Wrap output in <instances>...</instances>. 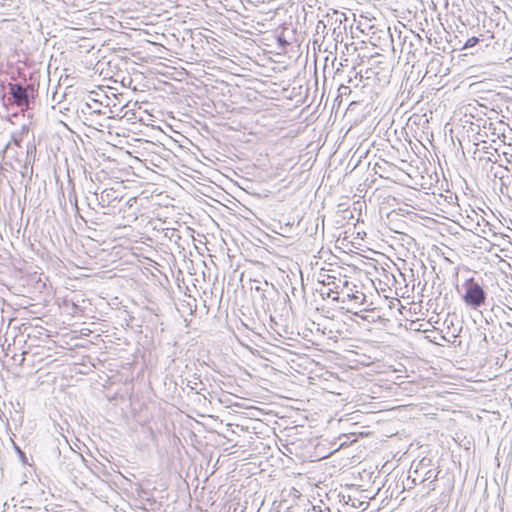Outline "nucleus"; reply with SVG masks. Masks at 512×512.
<instances>
[{
	"instance_id": "nucleus-21",
	"label": "nucleus",
	"mask_w": 512,
	"mask_h": 512,
	"mask_svg": "<svg viewBox=\"0 0 512 512\" xmlns=\"http://www.w3.org/2000/svg\"><path fill=\"white\" fill-rule=\"evenodd\" d=\"M92 103L94 104V108L93 109H98L96 105L100 104L96 99H92Z\"/></svg>"
},
{
	"instance_id": "nucleus-18",
	"label": "nucleus",
	"mask_w": 512,
	"mask_h": 512,
	"mask_svg": "<svg viewBox=\"0 0 512 512\" xmlns=\"http://www.w3.org/2000/svg\"><path fill=\"white\" fill-rule=\"evenodd\" d=\"M69 449L71 450L72 454L77 458V459H80V460H83L82 456L80 454H77L75 451H73L70 447Z\"/></svg>"
},
{
	"instance_id": "nucleus-6",
	"label": "nucleus",
	"mask_w": 512,
	"mask_h": 512,
	"mask_svg": "<svg viewBox=\"0 0 512 512\" xmlns=\"http://www.w3.org/2000/svg\"><path fill=\"white\" fill-rule=\"evenodd\" d=\"M94 106L90 102H86L81 106V113L84 115L86 114H105V112H102L100 109H93Z\"/></svg>"
},
{
	"instance_id": "nucleus-14",
	"label": "nucleus",
	"mask_w": 512,
	"mask_h": 512,
	"mask_svg": "<svg viewBox=\"0 0 512 512\" xmlns=\"http://www.w3.org/2000/svg\"><path fill=\"white\" fill-rule=\"evenodd\" d=\"M339 91H341L342 94H345L347 91H349V87L345 85H341L339 88Z\"/></svg>"
},
{
	"instance_id": "nucleus-23",
	"label": "nucleus",
	"mask_w": 512,
	"mask_h": 512,
	"mask_svg": "<svg viewBox=\"0 0 512 512\" xmlns=\"http://www.w3.org/2000/svg\"><path fill=\"white\" fill-rule=\"evenodd\" d=\"M22 419H23V416H21V415H20V416H19V420H18V422H19L20 424L22 423Z\"/></svg>"
},
{
	"instance_id": "nucleus-3",
	"label": "nucleus",
	"mask_w": 512,
	"mask_h": 512,
	"mask_svg": "<svg viewBox=\"0 0 512 512\" xmlns=\"http://www.w3.org/2000/svg\"><path fill=\"white\" fill-rule=\"evenodd\" d=\"M319 283L327 287L326 291L319 290L323 299L331 298L335 302H344V300L340 299L339 293L342 292L345 287H348V280H342L330 274H321Z\"/></svg>"
},
{
	"instance_id": "nucleus-15",
	"label": "nucleus",
	"mask_w": 512,
	"mask_h": 512,
	"mask_svg": "<svg viewBox=\"0 0 512 512\" xmlns=\"http://www.w3.org/2000/svg\"><path fill=\"white\" fill-rule=\"evenodd\" d=\"M484 320H485L486 325H492L494 323V320L492 317H489V318L485 317Z\"/></svg>"
},
{
	"instance_id": "nucleus-5",
	"label": "nucleus",
	"mask_w": 512,
	"mask_h": 512,
	"mask_svg": "<svg viewBox=\"0 0 512 512\" xmlns=\"http://www.w3.org/2000/svg\"><path fill=\"white\" fill-rule=\"evenodd\" d=\"M475 336L478 337L481 340V342H483L485 344V347H487L490 342H493L496 344L498 343L493 334H491L490 337H488L487 332H486V327L482 326V325H480L476 329Z\"/></svg>"
},
{
	"instance_id": "nucleus-20",
	"label": "nucleus",
	"mask_w": 512,
	"mask_h": 512,
	"mask_svg": "<svg viewBox=\"0 0 512 512\" xmlns=\"http://www.w3.org/2000/svg\"><path fill=\"white\" fill-rule=\"evenodd\" d=\"M350 501H352V499H351V497H350V496H348V497H347V499H346V497H345V496H343V502H344L345 504H349V502H350Z\"/></svg>"
},
{
	"instance_id": "nucleus-10",
	"label": "nucleus",
	"mask_w": 512,
	"mask_h": 512,
	"mask_svg": "<svg viewBox=\"0 0 512 512\" xmlns=\"http://www.w3.org/2000/svg\"><path fill=\"white\" fill-rule=\"evenodd\" d=\"M347 297H348L349 299H351V300H355V301H359V300H361V301H360V303H361V304H362V303H363V301H365V299H366L365 294H364V293H359V292H356V294H353V293H352V294H348V295H347Z\"/></svg>"
},
{
	"instance_id": "nucleus-16",
	"label": "nucleus",
	"mask_w": 512,
	"mask_h": 512,
	"mask_svg": "<svg viewBox=\"0 0 512 512\" xmlns=\"http://www.w3.org/2000/svg\"><path fill=\"white\" fill-rule=\"evenodd\" d=\"M316 28L319 31V29L326 28V24L323 21H319Z\"/></svg>"
},
{
	"instance_id": "nucleus-17",
	"label": "nucleus",
	"mask_w": 512,
	"mask_h": 512,
	"mask_svg": "<svg viewBox=\"0 0 512 512\" xmlns=\"http://www.w3.org/2000/svg\"><path fill=\"white\" fill-rule=\"evenodd\" d=\"M337 23H338V24H341V23H342V17H337V18H335L334 22H332V23H331V25H333V24H337Z\"/></svg>"
},
{
	"instance_id": "nucleus-12",
	"label": "nucleus",
	"mask_w": 512,
	"mask_h": 512,
	"mask_svg": "<svg viewBox=\"0 0 512 512\" xmlns=\"http://www.w3.org/2000/svg\"><path fill=\"white\" fill-rule=\"evenodd\" d=\"M28 132H29V126H28V125H26V124H24V125L21 127L20 131H19V132H16V133H17V134H19L20 136L24 137L25 135H27V134H28Z\"/></svg>"
},
{
	"instance_id": "nucleus-19",
	"label": "nucleus",
	"mask_w": 512,
	"mask_h": 512,
	"mask_svg": "<svg viewBox=\"0 0 512 512\" xmlns=\"http://www.w3.org/2000/svg\"><path fill=\"white\" fill-rule=\"evenodd\" d=\"M413 38H414L418 43H421V42H422V38H421L418 34H413Z\"/></svg>"
},
{
	"instance_id": "nucleus-4",
	"label": "nucleus",
	"mask_w": 512,
	"mask_h": 512,
	"mask_svg": "<svg viewBox=\"0 0 512 512\" xmlns=\"http://www.w3.org/2000/svg\"><path fill=\"white\" fill-rule=\"evenodd\" d=\"M96 195V201L97 205H99L101 208L107 209V211H104L103 214L105 215H111L115 211V208L117 207V204L121 202L123 199V196L121 195V191L119 189L114 188H106L98 197L97 193Z\"/></svg>"
},
{
	"instance_id": "nucleus-8",
	"label": "nucleus",
	"mask_w": 512,
	"mask_h": 512,
	"mask_svg": "<svg viewBox=\"0 0 512 512\" xmlns=\"http://www.w3.org/2000/svg\"><path fill=\"white\" fill-rule=\"evenodd\" d=\"M69 184H71V186H72L71 191L68 194L69 201L73 204L75 209L78 211V202H77V195L75 192V187L71 180H69Z\"/></svg>"
},
{
	"instance_id": "nucleus-9",
	"label": "nucleus",
	"mask_w": 512,
	"mask_h": 512,
	"mask_svg": "<svg viewBox=\"0 0 512 512\" xmlns=\"http://www.w3.org/2000/svg\"><path fill=\"white\" fill-rule=\"evenodd\" d=\"M480 42V39L478 37H470L467 39V41L465 42L464 46H463V49H468V48H471V47H474L476 46L478 43Z\"/></svg>"
},
{
	"instance_id": "nucleus-24",
	"label": "nucleus",
	"mask_w": 512,
	"mask_h": 512,
	"mask_svg": "<svg viewBox=\"0 0 512 512\" xmlns=\"http://www.w3.org/2000/svg\"><path fill=\"white\" fill-rule=\"evenodd\" d=\"M487 160L491 162H496V160H492V157H488Z\"/></svg>"
},
{
	"instance_id": "nucleus-11",
	"label": "nucleus",
	"mask_w": 512,
	"mask_h": 512,
	"mask_svg": "<svg viewBox=\"0 0 512 512\" xmlns=\"http://www.w3.org/2000/svg\"><path fill=\"white\" fill-rule=\"evenodd\" d=\"M22 140H23V137L20 136L19 134H17V133L12 134L11 142H13L16 146L20 147Z\"/></svg>"
},
{
	"instance_id": "nucleus-13",
	"label": "nucleus",
	"mask_w": 512,
	"mask_h": 512,
	"mask_svg": "<svg viewBox=\"0 0 512 512\" xmlns=\"http://www.w3.org/2000/svg\"><path fill=\"white\" fill-rule=\"evenodd\" d=\"M137 202V199L135 197H131L126 201V205L131 208L135 203Z\"/></svg>"
},
{
	"instance_id": "nucleus-22",
	"label": "nucleus",
	"mask_w": 512,
	"mask_h": 512,
	"mask_svg": "<svg viewBox=\"0 0 512 512\" xmlns=\"http://www.w3.org/2000/svg\"><path fill=\"white\" fill-rule=\"evenodd\" d=\"M351 506H352V507H356V501L352 500V501H351Z\"/></svg>"
},
{
	"instance_id": "nucleus-25",
	"label": "nucleus",
	"mask_w": 512,
	"mask_h": 512,
	"mask_svg": "<svg viewBox=\"0 0 512 512\" xmlns=\"http://www.w3.org/2000/svg\"><path fill=\"white\" fill-rule=\"evenodd\" d=\"M271 289L273 292H276L273 285H271Z\"/></svg>"
},
{
	"instance_id": "nucleus-2",
	"label": "nucleus",
	"mask_w": 512,
	"mask_h": 512,
	"mask_svg": "<svg viewBox=\"0 0 512 512\" xmlns=\"http://www.w3.org/2000/svg\"><path fill=\"white\" fill-rule=\"evenodd\" d=\"M487 292L483 285L474 277L462 284L461 298L470 309L478 310L486 304Z\"/></svg>"
},
{
	"instance_id": "nucleus-7",
	"label": "nucleus",
	"mask_w": 512,
	"mask_h": 512,
	"mask_svg": "<svg viewBox=\"0 0 512 512\" xmlns=\"http://www.w3.org/2000/svg\"><path fill=\"white\" fill-rule=\"evenodd\" d=\"M11 441H12L13 448H14L15 452L17 453L22 464L28 465L29 464L28 458H27L25 452L13 440H11Z\"/></svg>"
},
{
	"instance_id": "nucleus-1",
	"label": "nucleus",
	"mask_w": 512,
	"mask_h": 512,
	"mask_svg": "<svg viewBox=\"0 0 512 512\" xmlns=\"http://www.w3.org/2000/svg\"><path fill=\"white\" fill-rule=\"evenodd\" d=\"M38 93V87L34 83H9L8 84V102L10 105H16L21 111H28L35 102Z\"/></svg>"
}]
</instances>
